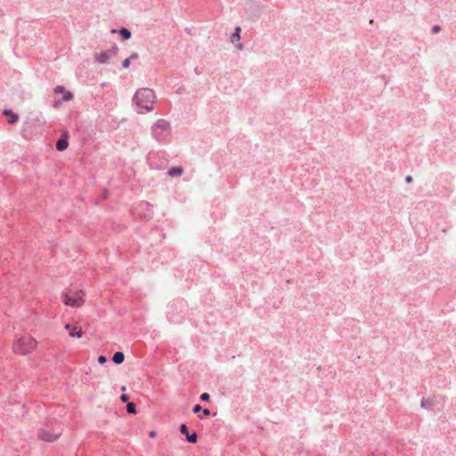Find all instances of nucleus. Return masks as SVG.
I'll use <instances>...</instances> for the list:
<instances>
[{"label": "nucleus", "instance_id": "f257e3e1", "mask_svg": "<svg viewBox=\"0 0 456 456\" xmlns=\"http://www.w3.org/2000/svg\"><path fill=\"white\" fill-rule=\"evenodd\" d=\"M38 346V341L28 333L18 335L12 343V352L18 355H28L33 353Z\"/></svg>", "mask_w": 456, "mask_h": 456}, {"label": "nucleus", "instance_id": "f03ea898", "mask_svg": "<svg viewBox=\"0 0 456 456\" xmlns=\"http://www.w3.org/2000/svg\"><path fill=\"white\" fill-rule=\"evenodd\" d=\"M134 100L142 110H151L155 101V94L151 89L142 88L135 93Z\"/></svg>", "mask_w": 456, "mask_h": 456}, {"label": "nucleus", "instance_id": "7ed1b4c3", "mask_svg": "<svg viewBox=\"0 0 456 456\" xmlns=\"http://www.w3.org/2000/svg\"><path fill=\"white\" fill-rule=\"evenodd\" d=\"M61 300L68 306L79 308L86 302L85 293L81 289H67L62 293Z\"/></svg>", "mask_w": 456, "mask_h": 456}, {"label": "nucleus", "instance_id": "20e7f679", "mask_svg": "<svg viewBox=\"0 0 456 456\" xmlns=\"http://www.w3.org/2000/svg\"><path fill=\"white\" fill-rule=\"evenodd\" d=\"M65 330L69 331V335L70 338H81L84 335L82 329L76 323H67L64 326Z\"/></svg>", "mask_w": 456, "mask_h": 456}, {"label": "nucleus", "instance_id": "39448f33", "mask_svg": "<svg viewBox=\"0 0 456 456\" xmlns=\"http://www.w3.org/2000/svg\"><path fill=\"white\" fill-rule=\"evenodd\" d=\"M59 434H53L49 430L42 429L38 433V437L46 442H53L59 438Z\"/></svg>", "mask_w": 456, "mask_h": 456}, {"label": "nucleus", "instance_id": "423d86ee", "mask_svg": "<svg viewBox=\"0 0 456 456\" xmlns=\"http://www.w3.org/2000/svg\"><path fill=\"white\" fill-rule=\"evenodd\" d=\"M54 92L56 94H61V95H63V101L64 102H69V101H71L73 99V94L72 93H70L69 91H67L64 86H58L54 88Z\"/></svg>", "mask_w": 456, "mask_h": 456}, {"label": "nucleus", "instance_id": "0eeeda50", "mask_svg": "<svg viewBox=\"0 0 456 456\" xmlns=\"http://www.w3.org/2000/svg\"><path fill=\"white\" fill-rule=\"evenodd\" d=\"M110 54H111V52L107 51V52L98 53L95 56V58H96V61H99L100 63H106L110 57Z\"/></svg>", "mask_w": 456, "mask_h": 456}, {"label": "nucleus", "instance_id": "6e6552de", "mask_svg": "<svg viewBox=\"0 0 456 456\" xmlns=\"http://www.w3.org/2000/svg\"><path fill=\"white\" fill-rule=\"evenodd\" d=\"M68 139L67 135L62 138H60L56 142V149L60 151H62L68 148Z\"/></svg>", "mask_w": 456, "mask_h": 456}, {"label": "nucleus", "instance_id": "1a4fd4ad", "mask_svg": "<svg viewBox=\"0 0 456 456\" xmlns=\"http://www.w3.org/2000/svg\"><path fill=\"white\" fill-rule=\"evenodd\" d=\"M4 114L5 116H9L10 117V119L8 121L10 124H15L18 121V118H19L18 115L13 113L12 110H4Z\"/></svg>", "mask_w": 456, "mask_h": 456}, {"label": "nucleus", "instance_id": "9d476101", "mask_svg": "<svg viewBox=\"0 0 456 456\" xmlns=\"http://www.w3.org/2000/svg\"><path fill=\"white\" fill-rule=\"evenodd\" d=\"M124 360H125V355L122 352L115 353L112 357V361L117 364L122 363L124 362Z\"/></svg>", "mask_w": 456, "mask_h": 456}, {"label": "nucleus", "instance_id": "9b49d317", "mask_svg": "<svg viewBox=\"0 0 456 456\" xmlns=\"http://www.w3.org/2000/svg\"><path fill=\"white\" fill-rule=\"evenodd\" d=\"M169 175L171 176H179L183 174V168L180 167H175L169 169Z\"/></svg>", "mask_w": 456, "mask_h": 456}, {"label": "nucleus", "instance_id": "f8f14e48", "mask_svg": "<svg viewBox=\"0 0 456 456\" xmlns=\"http://www.w3.org/2000/svg\"><path fill=\"white\" fill-rule=\"evenodd\" d=\"M240 38V27H237L235 28V32L232 34V42L234 43L236 41H239Z\"/></svg>", "mask_w": 456, "mask_h": 456}, {"label": "nucleus", "instance_id": "ddd939ff", "mask_svg": "<svg viewBox=\"0 0 456 456\" xmlns=\"http://www.w3.org/2000/svg\"><path fill=\"white\" fill-rule=\"evenodd\" d=\"M119 33L124 39H129L131 37V33L126 28H122Z\"/></svg>", "mask_w": 456, "mask_h": 456}, {"label": "nucleus", "instance_id": "4468645a", "mask_svg": "<svg viewBox=\"0 0 456 456\" xmlns=\"http://www.w3.org/2000/svg\"><path fill=\"white\" fill-rule=\"evenodd\" d=\"M127 412L134 414L136 412L135 404L133 403H128L126 405Z\"/></svg>", "mask_w": 456, "mask_h": 456}, {"label": "nucleus", "instance_id": "2eb2a0df", "mask_svg": "<svg viewBox=\"0 0 456 456\" xmlns=\"http://www.w3.org/2000/svg\"><path fill=\"white\" fill-rule=\"evenodd\" d=\"M186 436H187V440L191 443H195L197 441V434L196 433L188 435Z\"/></svg>", "mask_w": 456, "mask_h": 456}, {"label": "nucleus", "instance_id": "dca6fc26", "mask_svg": "<svg viewBox=\"0 0 456 456\" xmlns=\"http://www.w3.org/2000/svg\"><path fill=\"white\" fill-rule=\"evenodd\" d=\"M180 431L182 434L185 435V436H188L189 435V431H188V428L185 424H183L181 427H180Z\"/></svg>", "mask_w": 456, "mask_h": 456}, {"label": "nucleus", "instance_id": "f3484780", "mask_svg": "<svg viewBox=\"0 0 456 456\" xmlns=\"http://www.w3.org/2000/svg\"><path fill=\"white\" fill-rule=\"evenodd\" d=\"M129 65H130V58H127L123 61V62H122L123 68L126 69L129 67Z\"/></svg>", "mask_w": 456, "mask_h": 456}, {"label": "nucleus", "instance_id": "a211bd4d", "mask_svg": "<svg viewBox=\"0 0 456 456\" xmlns=\"http://www.w3.org/2000/svg\"><path fill=\"white\" fill-rule=\"evenodd\" d=\"M107 362V358L104 355H101L98 357V362L101 364H104Z\"/></svg>", "mask_w": 456, "mask_h": 456}, {"label": "nucleus", "instance_id": "6ab92c4d", "mask_svg": "<svg viewBox=\"0 0 456 456\" xmlns=\"http://www.w3.org/2000/svg\"><path fill=\"white\" fill-rule=\"evenodd\" d=\"M209 395L208 393H203L201 395H200V399L202 401H208L209 400Z\"/></svg>", "mask_w": 456, "mask_h": 456}, {"label": "nucleus", "instance_id": "aec40b11", "mask_svg": "<svg viewBox=\"0 0 456 456\" xmlns=\"http://www.w3.org/2000/svg\"><path fill=\"white\" fill-rule=\"evenodd\" d=\"M201 411V406L200 404H196L194 407H193V412L194 413H198Z\"/></svg>", "mask_w": 456, "mask_h": 456}, {"label": "nucleus", "instance_id": "412c9836", "mask_svg": "<svg viewBox=\"0 0 456 456\" xmlns=\"http://www.w3.org/2000/svg\"><path fill=\"white\" fill-rule=\"evenodd\" d=\"M432 30L434 33H438L440 30H441V28L440 26L438 25H435L433 28H432Z\"/></svg>", "mask_w": 456, "mask_h": 456}, {"label": "nucleus", "instance_id": "4be33fe9", "mask_svg": "<svg viewBox=\"0 0 456 456\" xmlns=\"http://www.w3.org/2000/svg\"><path fill=\"white\" fill-rule=\"evenodd\" d=\"M120 399H121V401H122V402H127V401H128V399H129V397H128V395H122L120 396Z\"/></svg>", "mask_w": 456, "mask_h": 456}, {"label": "nucleus", "instance_id": "5701e85b", "mask_svg": "<svg viewBox=\"0 0 456 456\" xmlns=\"http://www.w3.org/2000/svg\"><path fill=\"white\" fill-rule=\"evenodd\" d=\"M156 436H157V432H156V431H154V430H151V431L149 433V436H150L151 438H154V437H156Z\"/></svg>", "mask_w": 456, "mask_h": 456}, {"label": "nucleus", "instance_id": "b1692460", "mask_svg": "<svg viewBox=\"0 0 456 456\" xmlns=\"http://www.w3.org/2000/svg\"><path fill=\"white\" fill-rule=\"evenodd\" d=\"M209 414H210V411L208 409L203 410V415L204 416H208Z\"/></svg>", "mask_w": 456, "mask_h": 456}, {"label": "nucleus", "instance_id": "393cba45", "mask_svg": "<svg viewBox=\"0 0 456 456\" xmlns=\"http://www.w3.org/2000/svg\"><path fill=\"white\" fill-rule=\"evenodd\" d=\"M406 182H407L408 183H411V182H412V177H411V176H410V175H409V176H407V177H406Z\"/></svg>", "mask_w": 456, "mask_h": 456}]
</instances>
